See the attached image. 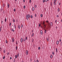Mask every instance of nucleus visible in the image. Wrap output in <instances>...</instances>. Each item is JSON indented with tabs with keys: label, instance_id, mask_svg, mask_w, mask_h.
<instances>
[{
	"label": "nucleus",
	"instance_id": "f257e3e1",
	"mask_svg": "<svg viewBox=\"0 0 62 62\" xmlns=\"http://www.w3.org/2000/svg\"><path fill=\"white\" fill-rule=\"evenodd\" d=\"M26 17L27 20H28V18H30V15L29 14L26 15Z\"/></svg>",
	"mask_w": 62,
	"mask_h": 62
},
{
	"label": "nucleus",
	"instance_id": "f03ea898",
	"mask_svg": "<svg viewBox=\"0 0 62 62\" xmlns=\"http://www.w3.org/2000/svg\"><path fill=\"white\" fill-rule=\"evenodd\" d=\"M26 55H28V50H27L26 51Z\"/></svg>",
	"mask_w": 62,
	"mask_h": 62
},
{
	"label": "nucleus",
	"instance_id": "7ed1b4c3",
	"mask_svg": "<svg viewBox=\"0 0 62 62\" xmlns=\"http://www.w3.org/2000/svg\"><path fill=\"white\" fill-rule=\"evenodd\" d=\"M12 42H14V39L13 38H12Z\"/></svg>",
	"mask_w": 62,
	"mask_h": 62
},
{
	"label": "nucleus",
	"instance_id": "20e7f679",
	"mask_svg": "<svg viewBox=\"0 0 62 62\" xmlns=\"http://www.w3.org/2000/svg\"><path fill=\"white\" fill-rule=\"evenodd\" d=\"M47 1H49V0H43V3H44V2H47Z\"/></svg>",
	"mask_w": 62,
	"mask_h": 62
},
{
	"label": "nucleus",
	"instance_id": "39448f33",
	"mask_svg": "<svg viewBox=\"0 0 62 62\" xmlns=\"http://www.w3.org/2000/svg\"><path fill=\"white\" fill-rule=\"evenodd\" d=\"M40 33L41 35H42V34H43V31H42V30H41L40 31Z\"/></svg>",
	"mask_w": 62,
	"mask_h": 62
},
{
	"label": "nucleus",
	"instance_id": "423d86ee",
	"mask_svg": "<svg viewBox=\"0 0 62 62\" xmlns=\"http://www.w3.org/2000/svg\"><path fill=\"white\" fill-rule=\"evenodd\" d=\"M23 39L22 38H21V41L22 43V42H23Z\"/></svg>",
	"mask_w": 62,
	"mask_h": 62
},
{
	"label": "nucleus",
	"instance_id": "0eeeda50",
	"mask_svg": "<svg viewBox=\"0 0 62 62\" xmlns=\"http://www.w3.org/2000/svg\"><path fill=\"white\" fill-rule=\"evenodd\" d=\"M56 44H57V45H58V44H59V41H58V40H57V41Z\"/></svg>",
	"mask_w": 62,
	"mask_h": 62
},
{
	"label": "nucleus",
	"instance_id": "6e6552de",
	"mask_svg": "<svg viewBox=\"0 0 62 62\" xmlns=\"http://www.w3.org/2000/svg\"><path fill=\"white\" fill-rule=\"evenodd\" d=\"M46 22H47V23L48 24H49V22L48 21V20H47V21H46Z\"/></svg>",
	"mask_w": 62,
	"mask_h": 62
},
{
	"label": "nucleus",
	"instance_id": "1a4fd4ad",
	"mask_svg": "<svg viewBox=\"0 0 62 62\" xmlns=\"http://www.w3.org/2000/svg\"><path fill=\"white\" fill-rule=\"evenodd\" d=\"M50 24V26H52V25H53V23L51 22Z\"/></svg>",
	"mask_w": 62,
	"mask_h": 62
},
{
	"label": "nucleus",
	"instance_id": "9d476101",
	"mask_svg": "<svg viewBox=\"0 0 62 62\" xmlns=\"http://www.w3.org/2000/svg\"><path fill=\"white\" fill-rule=\"evenodd\" d=\"M43 26L45 28H46V25L45 24H44L43 25Z\"/></svg>",
	"mask_w": 62,
	"mask_h": 62
},
{
	"label": "nucleus",
	"instance_id": "9b49d317",
	"mask_svg": "<svg viewBox=\"0 0 62 62\" xmlns=\"http://www.w3.org/2000/svg\"><path fill=\"white\" fill-rule=\"evenodd\" d=\"M35 10V8L34 7H32V11H34V10Z\"/></svg>",
	"mask_w": 62,
	"mask_h": 62
},
{
	"label": "nucleus",
	"instance_id": "f8f14e48",
	"mask_svg": "<svg viewBox=\"0 0 62 62\" xmlns=\"http://www.w3.org/2000/svg\"><path fill=\"white\" fill-rule=\"evenodd\" d=\"M8 8H9V4H8Z\"/></svg>",
	"mask_w": 62,
	"mask_h": 62
},
{
	"label": "nucleus",
	"instance_id": "ddd939ff",
	"mask_svg": "<svg viewBox=\"0 0 62 62\" xmlns=\"http://www.w3.org/2000/svg\"><path fill=\"white\" fill-rule=\"evenodd\" d=\"M21 28H23V25L22 24L21 25Z\"/></svg>",
	"mask_w": 62,
	"mask_h": 62
},
{
	"label": "nucleus",
	"instance_id": "4468645a",
	"mask_svg": "<svg viewBox=\"0 0 62 62\" xmlns=\"http://www.w3.org/2000/svg\"><path fill=\"white\" fill-rule=\"evenodd\" d=\"M59 11H60V9H59V8H58V12H59Z\"/></svg>",
	"mask_w": 62,
	"mask_h": 62
},
{
	"label": "nucleus",
	"instance_id": "2eb2a0df",
	"mask_svg": "<svg viewBox=\"0 0 62 62\" xmlns=\"http://www.w3.org/2000/svg\"><path fill=\"white\" fill-rule=\"evenodd\" d=\"M17 56V57L19 56V53H18Z\"/></svg>",
	"mask_w": 62,
	"mask_h": 62
},
{
	"label": "nucleus",
	"instance_id": "dca6fc26",
	"mask_svg": "<svg viewBox=\"0 0 62 62\" xmlns=\"http://www.w3.org/2000/svg\"><path fill=\"white\" fill-rule=\"evenodd\" d=\"M34 35V33H33L31 35V37H33V36Z\"/></svg>",
	"mask_w": 62,
	"mask_h": 62
},
{
	"label": "nucleus",
	"instance_id": "f3484780",
	"mask_svg": "<svg viewBox=\"0 0 62 62\" xmlns=\"http://www.w3.org/2000/svg\"><path fill=\"white\" fill-rule=\"evenodd\" d=\"M17 55H16L15 56V58L16 59L17 58Z\"/></svg>",
	"mask_w": 62,
	"mask_h": 62
},
{
	"label": "nucleus",
	"instance_id": "a211bd4d",
	"mask_svg": "<svg viewBox=\"0 0 62 62\" xmlns=\"http://www.w3.org/2000/svg\"><path fill=\"white\" fill-rule=\"evenodd\" d=\"M37 5H35L34 6L35 8H37Z\"/></svg>",
	"mask_w": 62,
	"mask_h": 62
},
{
	"label": "nucleus",
	"instance_id": "6ab92c4d",
	"mask_svg": "<svg viewBox=\"0 0 62 62\" xmlns=\"http://www.w3.org/2000/svg\"><path fill=\"white\" fill-rule=\"evenodd\" d=\"M55 2H54V5L55 6V5H56V3H55Z\"/></svg>",
	"mask_w": 62,
	"mask_h": 62
},
{
	"label": "nucleus",
	"instance_id": "aec40b11",
	"mask_svg": "<svg viewBox=\"0 0 62 62\" xmlns=\"http://www.w3.org/2000/svg\"><path fill=\"white\" fill-rule=\"evenodd\" d=\"M50 58H53V55H51L50 56Z\"/></svg>",
	"mask_w": 62,
	"mask_h": 62
},
{
	"label": "nucleus",
	"instance_id": "412c9836",
	"mask_svg": "<svg viewBox=\"0 0 62 62\" xmlns=\"http://www.w3.org/2000/svg\"><path fill=\"white\" fill-rule=\"evenodd\" d=\"M18 49V47L16 46V50H17Z\"/></svg>",
	"mask_w": 62,
	"mask_h": 62
},
{
	"label": "nucleus",
	"instance_id": "4be33fe9",
	"mask_svg": "<svg viewBox=\"0 0 62 62\" xmlns=\"http://www.w3.org/2000/svg\"><path fill=\"white\" fill-rule=\"evenodd\" d=\"M45 33H46V32H47V31L46 30H45Z\"/></svg>",
	"mask_w": 62,
	"mask_h": 62
},
{
	"label": "nucleus",
	"instance_id": "5701e85b",
	"mask_svg": "<svg viewBox=\"0 0 62 62\" xmlns=\"http://www.w3.org/2000/svg\"><path fill=\"white\" fill-rule=\"evenodd\" d=\"M56 53H57V48H56Z\"/></svg>",
	"mask_w": 62,
	"mask_h": 62
},
{
	"label": "nucleus",
	"instance_id": "b1692460",
	"mask_svg": "<svg viewBox=\"0 0 62 62\" xmlns=\"http://www.w3.org/2000/svg\"><path fill=\"white\" fill-rule=\"evenodd\" d=\"M11 29L12 31H13V32H14V30L13 29Z\"/></svg>",
	"mask_w": 62,
	"mask_h": 62
},
{
	"label": "nucleus",
	"instance_id": "393cba45",
	"mask_svg": "<svg viewBox=\"0 0 62 62\" xmlns=\"http://www.w3.org/2000/svg\"><path fill=\"white\" fill-rule=\"evenodd\" d=\"M18 28L19 29H20V25H18Z\"/></svg>",
	"mask_w": 62,
	"mask_h": 62
},
{
	"label": "nucleus",
	"instance_id": "a878e982",
	"mask_svg": "<svg viewBox=\"0 0 62 62\" xmlns=\"http://www.w3.org/2000/svg\"><path fill=\"white\" fill-rule=\"evenodd\" d=\"M16 44L17 45H18V42L17 41H16Z\"/></svg>",
	"mask_w": 62,
	"mask_h": 62
},
{
	"label": "nucleus",
	"instance_id": "bb28decb",
	"mask_svg": "<svg viewBox=\"0 0 62 62\" xmlns=\"http://www.w3.org/2000/svg\"><path fill=\"white\" fill-rule=\"evenodd\" d=\"M6 43H8V41H7V40H6Z\"/></svg>",
	"mask_w": 62,
	"mask_h": 62
},
{
	"label": "nucleus",
	"instance_id": "cd10ccee",
	"mask_svg": "<svg viewBox=\"0 0 62 62\" xmlns=\"http://www.w3.org/2000/svg\"><path fill=\"white\" fill-rule=\"evenodd\" d=\"M5 22H7V18H5Z\"/></svg>",
	"mask_w": 62,
	"mask_h": 62
},
{
	"label": "nucleus",
	"instance_id": "c85d7f7f",
	"mask_svg": "<svg viewBox=\"0 0 62 62\" xmlns=\"http://www.w3.org/2000/svg\"><path fill=\"white\" fill-rule=\"evenodd\" d=\"M33 41H34V39H32V43L33 42Z\"/></svg>",
	"mask_w": 62,
	"mask_h": 62
},
{
	"label": "nucleus",
	"instance_id": "c756f323",
	"mask_svg": "<svg viewBox=\"0 0 62 62\" xmlns=\"http://www.w3.org/2000/svg\"><path fill=\"white\" fill-rule=\"evenodd\" d=\"M13 22H14V23L15 22V20H14V19H13Z\"/></svg>",
	"mask_w": 62,
	"mask_h": 62
},
{
	"label": "nucleus",
	"instance_id": "7c9ffc66",
	"mask_svg": "<svg viewBox=\"0 0 62 62\" xmlns=\"http://www.w3.org/2000/svg\"><path fill=\"white\" fill-rule=\"evenodd\" d=\"M46 40L47 41H49V39H48V38H47L46 39Z\"/></svg>",
	"mask_w": 62,
	"mask_h": 62
},
{
	"label": "nucleus",
	"instance_id": "2f4dec72",
	"mask_svg": "<svg viewBox=\"0 0 62 62\" xmlns=\"http://www.w3.org/2000/svg\"><path fill=\"white\" fill-rule=\"evenodd\" d=\"M45 23V22H44V21H43V25Z\"/></svg>",
	"mask_w": 62,
	"mask_h": 62
},
{
	"label": "nucleus",
	"instance_id": "473e14b6",
	"mask_svg": "<svg viewBox=\"0 0 62 62\" xmlns=\"http://www.w3.org/2000/svg\"><path fill=\"white\" fill-rule=\"evenodd\" d=\"M14 11H15V12L16 11V9H15V8L14 9Z\"/></svg>",
	"mask_w": 62,
	"mask_h": 62
},
{
	"label": "nucleus",
	"instance_id": "72a5a7b5",
	"mask_svg": "<svg viewBox=\"0 0 62 62\" xmlns=\"http://www.w3.org/2000/svg\"><path fill=\"white\" fill-rule=\"evenodd\" d=\"M52 54H53V55H54V52H52Z\"/></svg>",
	"mask_w": 62,
	"mask_h": 62
},
{
	"label": "nucleus",
	"instance_id": "f704fd0d",
	"mask_svg": "<svg viewBox=\"0 0 62 62\" xmlns=\"http://www.w3.org/2000/svg\"><path fill=\"white\" fill-rule=\"evenodd\" d=\"M40 49V47H39V48H38V49L39 50Z\"/></svg>",
	"mask_w": 62,
	"mask_h": 62
},
{
	"label": "nucleus",
	"instance_id": "c9c22d12",
	"mask_svg": "<svg viewBox=\"0 0 62 62\" xmlns=\"http://www.w3.org/2000/svg\"><path fill=\"white\" fill-rule=\"evenodd\" d=\"M25 38H24L23 39V41H24H24H25Z\"/></svg>",
	"mask_w": 62,
	"mask_h": 62
},
{
	"label": "nucleus",
	"instance_id": "e433bc0d",
	"mask_svg": "<svg viewBox=\"0 0 62 62\" xmlns=\"http://www.w3.org/2000/svg\"><path fill=\"white\" fill-rule=\"evenodd\" d=\"M36 62H39V60H37L36 61Z\"/></svg>",
	"mask_w": 62,
	"mask_h": 62
},
{
	"label": "nucleus",
	"instance_id": "4c0bfd02",
	"mask_svg": "<svg viewBox=\"0 0 62 62\" xmlns=\"http://www.w3.org/2000/svg\"><path fill=\"white\" fill-rule=\"evenodd\" d=\"M27 39H28L27 37H26V38L25 40H27Z\"/></svg>",
	"mask_w": 62,
	"mask_h": 62
},
{
	"label": "nucleus",
	"instance_id": "58836bf2",
	"mask_svg": "<svg viewBox=\"0 0 62 62\" xmlns=\"http://www.w3.org/2000/svg\"><path fill=\"white\" fill-rule=\"evenodd\" d=\"M15 61H16L15 59H14V62H15Z\"/></svg>",
	"mask_w": 62,
	"mask_h": 62
},
{
	"label": "nucleus",
	"instance_id": "ea45409f",
	"mask_svg": "<svg viewBox=\"0 0 62 62\" xmlns=\"http://www.w3.org/2000/svg\"><path fill=\"white\" fill-rule=\"evenodd\" d=\"M3 53H4V54H5V50H4L3 51Z\"/></svg>",
	"mask_w": 62,
	"mask_h": 62
},
{
	"label": "nucleus",
	"instance_id": "a19ab883",
	"mask_svg": "<svg viewBox=\"0 0 62 62\" xmlns=\"http://www.w3.org/2000/svg\"><path fill=\"white\" fill-rule=\"evenodd\" d=\"M35 17H37V14H35Z\"/></svg>",
	"mask_w": 62,
	"mask_h": 62
},
{
	"label": "nucleus",
	"instance_id": "79ce46f5",
	"mask_svg": "<svg viewBox=\"0 0 62 62\" xmlns=\"http://www.w3.org/2000/svg\"><path fill=\"white\" fill-rule=\"evenodd\" d=\"M43 16V15H42V14H41V17H42Z\"/></svg>",
	"mask_w": 62,
	"mask_h": 62
},
{
	"label": "nucleus",
	"instance_id": "37998d69",
	"mask_svg": "<svg viewBox=\"0 0 62 62\" xmlns=\"http://www.w3.org/2000/svg\"><path fill=\"white\" fill-rule=\"evenodd\" d=\"M14 27L15 28H16V25H14Z\"/></svg>",
	"mask_w": 62,
	"mask_h": 62
},
{
	"label": "nucleus",
	"instance_id": "c03bdc74",
	"mask_svg": "<svg viewBox=\"0 0 62 62\" xmlns=\"http://www.w3.org/2000/svg\"><path fill=\"white\" fill-rule=\"evenodd\" d=\"M31 18H33V16L32 15H31Z\"/></svg>",
	"mask_w": 62,
	"mask_h": 62
},
{
	"label": "nucleus",
	"instance_id": "a18cd8bd",
	"mask_svg": "<svg viewBox=\"0 0 62 62\" xmlns=\"http://www.w3.org/2000/svg\"><path fill=\"white\" fill-rule=\"evenodd\" d=\"M1 31V27L0 28V32Z\"/></svg>",
	"mask_w": 62,
	"mask_h": 62
},
{
	"label": "nucleus",
	"instance_id": "49530a36",
	"mask_svg": "<svg viewBox=\"0 0 62 62\" xmlns=\"http://www.w3.org/2000/svg\"><path fill=\"white\" fill-rule=\"evenodd\" d=\"M53 5V4H52V2H51V5L52 6Z\"/></svg>",
	"mask_w": 62,
	"mask_h": 62
},
{
	"label": "nucleus",
	"instance_id": "de8ad7c7",
	"mask_svg": "<svg viewBox=\"0 0 62 62\" xmlns=\"http://www.w3.org/2000/svg\"><path fill=\"white\" fill-rule=\"evenodd\" d=\"M30 3H31V0H30Z\"/></svg>",
	"mask_w": 62,
	"mask_h": 62
},
{
	"label": "nucleus",
	"instance_id": "09e8293b",
	"mask_svg": "<svg viewBox=\"0 0 62 62\" xmlns=\"http://www.w3.org/2000/svg\"><path fill=\"white\" fill-rule=\"evenodd\" d=\"M24 8H25V6H24L23 7Z\"/></svg>",
	"mask_w": 62,
	"mask_h": 62
},
{
	"label": "nucleus",
	"instance_id": "8fccbe9b",
	"mask_svg": "<svg viewBox=\"0 0 62 62\" xmlns=\"http://www.w3.org/2000/svg\"><path fill=\"white\" fill-rule=\"evenodd\" d=\"M11 25V23H10V24H9L10 26V25Z\"/></svg>",
	"mask_w": 62,
	"mask_h": 62
},
{
	"label": "nucleus",
	"instance_id": "3c124183",
	"mask_svg": "<svg viewBox=\"0 0 62 62\" xmlns=\"http://www.w3.org/2000/svg\"><path fill=\"white\" fill-rule=\"evenodd\" d=\"M5 56H4V57H3V59H5Z\"/></svg>",
	"mask_w": 62,
	"mask_h": 62
},
{
	"label": "nucleus",
	"instance_id": "603ef678",
	"mask_svg": "<svg viewBox=\"0 0 62 62\" xmlns=\"http://www.w3.org/2000/svg\"><path fill=\"white\" fill-rule=\"evenodd\" d=\"M25 0H23V1L24 3V2H25Z\"/></svg>",
	"mask_w": 62,
	"mask_h": 62
},
{
	"label": "nucleus",
	"instance_id": "864d4df0",
	"mask_svg": "<svg viewBox=\"0 0 62 62\" xmlns=\"http://www.w3.org/2000/svg\"><path fill=\"white\" fill-rule=\"evenodd\" d=\"M39 27L40 26V23H39Z\"/></svg>",
	"mask_w": 62,
	"mask_h": 62
},
{
	"label": "nucleus",
	"instance_id": "5fc2aeb1",
	"mask_svg": "<svg viewBox=\"0 0 62 62\" xmlns=\"http://www.w3.org/2000/svg\"><path fill=\"white\" fill-rule=\"evenodd\" d=\"M3 7H5V4H4L3 5Z\"/></svg>",
	"mask_w": 62,
	"mask_h": 62
},
{
	"label": "nucleus",
	"instance_id": "6e6d98bb",
	"mask_svg": "<svg viewBox=\"0 0 62 62\" xmlns=\"http://www.w3.org/2000/svg\"><path fill=\"white\" fill-rule=\"evenodd\" d=\"M57 17H59V16L58 15H57Z\"/></svg>",
	"mask_w": 62,
	"mask_h": 62
},
{
	"label": "nucleus",
	"instance_id": "4d7b16f0",
	"mask_svg": "<svg viewBox=\"0 0 62 62\" xmlns=\"http://www.w3.org/2000/svg\"><path fill=\"white\" fill-rule=\"evenodd\" d=\"M3 10V9H1V11H2V10Z\"/></svg>",
	"mask_w": 62,
	"mask_h": 62
},
{
	"label": "nucleus",
	"instance_id": "13d9d810",
	"mask_svg": "<svg viewBox=\"0 0 62 62\" xmlns=\"http://www.w3.org/2000/svg\"><path fill=\"white\" fill-rule=\"evenodd\" d=\"M61 39H60V42H61Z\"/></svg>",
	"mask_w": 62,
	"mask_h": 62
},
{
	"label": "nucleus",
	"instance_id": "bf43d9fd",
	"mask_svg": "<svg viewBox=\"0 0 62 62\" xmlns=\"http://www.w3.org/2000/svg\"><path fill=\"white\" fill-rule=\"evenodd\" d=\"M1 24H2V23H3V21H2V20H1Z\"/></svg>",
	"mask_w": 62,
	"mask_h": 62
},
{
	"label": "nucleus",
	"instance_id": "052dcab7",
	"mask_svg": "<svg viewBox=\"0 0 62 62\" xmlns=\"http://www.w3.org/2000/svg\"><path fill=\"white\" fill-rule=\"evenodd\" d=\"M56 0H54V2H56Z\"/></svg>",
	"mask_w": 62,
	"mask_h": 62
},
{
	"label": "nucleus",
	"instance_id": "680f3d73",
	"mask_svg": "<svg viewBox=\"0 0 62 62\" xmlns=\"http://www.w3.org/2000/svg\"><path fill=\"white\" fill-rule=\"evenodd\" d=\"M61 45H62V42H61Z\"/></svg>",
	"mask_w": 62,
	"mask_h": 62
},
{
	"label": "nucleus",
	"instance_id": "e2e57ef3",
	"mask_svg": "<svg viewBox=\"0 0 62 62\" xmlns=\"http://www.w3.org/2000/svg\"><path fill=\"white\" fill-rule=\"evenodd\" d=\"M61 5V3H59V5Z\"/></svg>",
	"mask_w": 62,
	"mask_h": 62
},
{
	"label": "nucleus",
	"instance_id": "0e129e2a",
	"mask_svg": "<svg viewBox=\"0 0 62 62\" xmlns=\"http://www.w3.org/2000/svg\"><path fill=\"white\" fill-rule=\"evenodd\" d=\"M56 21H57V20H55V23H56Z\"/></svg>",
	"mask_w": 62,
	"mask_h": 62
},
{
	"label": "nucleus",
	"instance_id": "69168bd1",
	"mask_svg": "<svg viewBox=\"0 0 62 62\" xmlns=\"http://www.w3.org/2000/svg\"><path fill=\"white\" fill-rule=\"evenodd\" d=\"M10 59H12V58H11V57H10Z\"/></svg>",
	"mask_w": 62,
	"mask_h": 62
},
{
	"label": "nucleus",
	"instance_id": "338daca9",
	"mask_svg": "<svg viewBox=\"0 0 62 62\" xmlns=\"http://www.w3.org/2000/svg\"><path fill=\"white\" fill-rule=\"evenodd\" d=\"M34 31H33V30L32 31V32H33Z\"/></svg>",
	"mask_w": 62,
	"mask_h": 62
},
{
	"label": "nucleus",
	"instance_id": "774afa93",
	"mask_svg": "<svg viewBox=\"0 0 62 62\" xmlns=\"http://www.w3.org/2000/svg\"><path fill=\"white\" fill-rule=\"evenodd\" d=\"M56 28H57V26L56 27Z\"/></svg>",
	"mask_w": 62,
	"mask_h": 62
}]
</instances>
